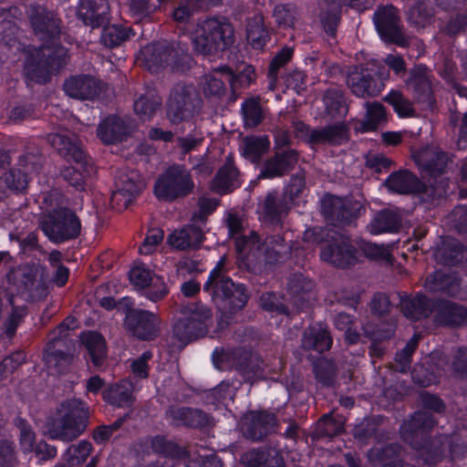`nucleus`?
Returning a JSON list of instances; mask_svg holds the SVG:
<instances>
[{"mask_svg": "<svg viewBox=\"0 0 467 467\" xmlns=\"http://www.w3.org/2000/svg\"><path fill=\"white\" fill-rule=\"evenodd\" d=\"M436 424L435 417L430 412L415 411L400 426L402 441L417 451L423 462L430 467L436 466L446 458V435H430Z\"/></svg>", "mask_w": 467, "mask_h": 467, "instance_id": "1", "label": "nucleus"}, {"mask_svg": "<svg viewBox=\"0 0 467 467\" xmlns=\"http://www.w3.org/2000/svg\"><path fill=\"white\" fill-rule=\"evenodd\" d=\"M89 424V407L80 399L60 402L55 415L48 417L46 433L51 440L70 442L81 436Z\"/></svg>", "mask_w": 467, "mask_h": 467, "instance_id": "2", "label": "nucleus"}, {"mask_svg": "<svg viewBox=\"0 0 467 467\" xmlns=\"http://www.w3.org/2000/svg\"><path fill=\"white\" fill-rule=\"evenodd\" d=\"M203 291L211 297L223 316L231 317L242 310L247 304L249 295L244 284H235L222 272V265H216L209 273L203 285Z\"/></svg>", "mask_w": 467, "mask_h": 467, "instance_id": "3", "label": "nucleus"}, {"mask_svg": "<svg viewBox=\"0 0 467 467\" xmlns=\"http://www.w3.org/2000/svg\"><path fill=\"white\" fill-rule=\"evenodd\" d=\"M212 360L217 369H234L244 382L254 384L264 379L265 362L263 358L244 347L231 349L215 348Z\"/></svg>", "mask_w": 467, "mask_h": 467, "instance_id": "4", "label": "nucleus"}, {"mask_svg": "<svg viewBox=\"0 0 467 467\" xmlns=\"http://www.w3.org/2000/svg\"><path fill=\"white\" fill-rule=\"evenodd\" d=\"M197 35L192 39L197 56H216L234 43L233 25L225 17H210L198 25Z\"/></svg>", "mask_w": 467, "mask_h": 467, "instance_id": "5", "label": "nucleus"}, {"mask_svg": "<svg viewBox=\"0 0 467 467\" xmlns=\"http://www.w3.org/2000/svg\"><path fill=\"white\" fill-rule=\"evenodd\" d=\"M50 141L61 157L76 164L61 169V177L76 190L83 191L86 185L85 178L89 174L91 168L85 151L67 136L55 134L50 138Z\"/></svg>", "mask_w": 467, "mask_h": 467, "instance_id": "6", "label": "nucleus"}, {"mask_svg": "<svg viewBox=\"0 0 467 467\" xmlns=\"http://www.w3.org/2000/svg\"><path fill=\"white\" fill-rule=\"evenodd\" d=\"M40 227L52 244H62L77 239L80 235L82 224L72 209L56 207L44 215Z\"/></svg>", "mask_w": 467, "mask_h": 467, "instance_id": "7", "label": "nucleus"}, {"mask_svg": "<svg viewBox=\"0 0 467 467\" xmlns=\"http://www.w3.org/2000/svg\"><path fill=\"white\" fill-rule=\"evenodd\" d=\"M194 188L190 172L183 165L169 166L156 180L153 193L159 201L174 202L186 197Z\"/></svg>", "mask_w": 467, "mask_h": 467, "instance_id": "8", "label": "nucleus"}, {"mask_svg": "<svg viewBox=\"0 0 467 467\" xmlns=\"http://www.w3.org/2000/svg\"><path fill=\"white\" fill-rule=\"evenodd\" d=\"M366 67H354L347 77L351 92L359 98L376 97L385 87L389 73L384 67H377L378 60H369Z\"/></svg>", "mask_w": 467, "mask_h": 467, "instance_id": "9", "label": "nucleus"}, {"mask_svg": "<svg viewBox=\"0 0 467 467\" xmlns=\"http://www.w3.org/2000/svg\"><path fill=\"white\" fill-rule=\"evenodd\" d=\"M188 308L189 315L178 319L172 327L173 337L184 345L203 337L212 318L211 309L201 303L192 304Z\"/></svg>", "mask_w": 467, "mask_h": 467, "instance_id": "10", "label": "nucleus"}, {"mask_svg": "<svg viewBox=\"0 0 467 467\" xmlns=\"http://www.w3.org/2000/svg\"><path fill=\"white\" fill-rule=\"evenodd\" d=\"M5 28L11 30V34L15 31V26L10 21L0 24V50L4 52L5 49L13 50V56L16 55V51H21L26 58H67L72 56L70 49L60 44L41 45L36 47L35 46H24L16 37L2 36Z\"/></svg>", "mask_w": 467, "mask_h": 467, "instance_id": "11", "label": "nucleus"}, {"mask_svg": "<svg viewBox=\"0 0 467 467\" xmlns=\"http://www.w3.org/2000/svg\"><path fill=\"white\" fill-rule=\"evenodd\" d=\"M124 328L140 341H152L160 334V317L150 310L130 306L125 312Z\"/></svg>", "mask_w": 467, "mask_h": 467, "instance_id": "12", "label": "nucleus"}, {"mask_svg": "<svg viewBox=\"0 0 467 467\" xmlns=\"http://www.w3.org/2000/svg\"><path fill=\"white\" fill-rule=\"evenodd\" d=\"M363 210L358 201L328 195L322 201V213L327 221L337 227L350 225Z\"/></svg>", "mask_w": 467, "mask_h": 467, "instance_id": "13", "label": "nucleus"}, {"mask_svg": "<svg viewBox=\"0 0 467 467\" xmlns=\"http://www.w3.org/2000/svg\"><path fill=\"white\" fill-rule=\"evenodd\" d=\"M358 250L349 237L338 235L329 240L321 249L320 258L337 268H348L358 261Z\"/></svg>", "mask_w": 467, "mask_h": 467, "instance_id": "14", "label": "nucleus"}, {"mask_svg": "<svg viewBox=\"0 0 467 467\" xmlns=\"http://www.w3.org/2000/svg\"><path fill=\"white\" fill-rule=\"evenodd\" d=\"M133 127L130 119L116 114L105 117L98 125L97 137L104 145L121 143L132 135Z\"/></svg>", "mask_w": 467, "mask_h": 467, "instance_id": "15", "label": "nucleus"}, {"mask_svg": "<svg viewBox=\"0 0 467 467\" xmlns=\"http://www.w3.org/2000/svg\"><path fill=\"white\" fill-rule=\"evenodd\" d=\"M166 416L174 428L202 430L213 425V417L209 413L192 407L171 406L166 410Z\"/></svg>", "mask_w": 467, "mask_h": 467, "instance_id": "16", "label": "nucleus"}, {"mask_svg": "<svg viewBox=\"0 0 467 467\" xmlns=\"http://www.w3.org/2000/svg\"><path fill=\"white\" fill-rule=\"evenodd\" d=\"M28 18L35 35L41 39H53L60 35V20L47 7L30 5Z\"/></svg>", "mask_w": 467, "mask_h": 467, "instance_id": "17", "label": "nucleus"}, {"mask_svg": "<svg viewBox=\"0 0 467 467\" xmlns=\"http://www.w3.org/2000/svg\"><path fill=\"white\" fill-rule=\"evenodd\" d=\"M377 30L387 42L400 47L408 45V40L398 25L397 9L392 6L379 8L374 16Z\"/></svg>", "mask_w": 467, "mask_h": 467, "instance_id": "18", "label": "nucleus"}, {"mask_svg": "<svg viewBox=\"0 0 467 467\" xmlns=\"http://www.w3.org/2000/svg\"><path fill=\"white\" fill-rule=\"evenodd\" d=\"M63 89L72 99L95 100L103 90V82L89 75L71 76L65 80Z\"/></svg>", "mask_w": 467, "mask_h": 467, "instance_id": "19", "label": "nucleus"}, {"mask_svg": "<svg viewBox=\"0 0 467 467\" xmlns=\"http://www.w3.org/2000/svg\"><path fill=\"white\" fill-rule=\"evenodd\" d=\"M350 140V130L343 121H337L321 128H314L309 135L308 145H327L330 147L342 146Z\"/></svg>", "mask_w": 467, "mask_h": 467, "instance_id": "20", "label": "nucleus"}, {"mask_svg": "<svg viewBox=\"0 0 467 467\" xmlns=\"http://www.w3.org/2000/svg\"><path fill=\"white\" fill-rule=\"evenodd\" d=\"M299 152L295 149L275 150L264 163L259 178L274 179L288 174L296 165Z\"/></svg>", "mask_w": 467, "mask_h": 467, "instance_id": "21", "label": "nucleus"}, {"mask_svg": "<svg viewBox=\"0 0 467 467\" xmlns=\"http://www.w3.org/2000/svg\"><path fill=\"white\" fill-rule=\"evenodd\" d=\"M67 66V60H25L24 74L27 86L45 85Z\"/></svg>", "mask_w": 467, "mask_h": 467, "instance_id": "22", "label": "nucleus"}, {"mask_svg": "<svg viewBox=\"0 0 467 467\" xmlns=\"http://www.w3.org/2000/svg\"><path fill=\"white\" fill-rule=\"evenodd\" d=\"M253 254L250 253L246 256V265L248 267H253V270H262L261 264L263 263L264 270H271L272 266L283 263L286 259V244L285 240L280 234L272 235L266 239V246L261 254V259L256 264L253 265Z\"/></svg>", "mask_w": 467, "mask_h": 467, "instance_id": "23", "label": "nucleus"}, {"mask_svg": "<svg viewBox=\"0 0 467 467\" xmlns=\"http://www.w3.org/2000/svg\"><path fill=\"white\" fill-rule=\"evenodd\" d=\"M390 192L398 194L427 193L429 187L414 172L401 169L391 172L385 181Z\"/></svg>", "mask_w": 467, "mask_h": 467, "instance_id": "24", "label": "nucleus"}, {"mask_svg": "<svg viewBox=\"0 0 467 467\" xmlns=\"http://www.w3.org/2000/svg\"><path fill=\"white\" fill-rule=\"evenodd\" d=\"M435 321L448 327L467 326V306L444 298L434 300Z\"/></svg>", "mask_w": 467, "mask_h": 467, "instance_id": "25", "label": "nucleus"}, {"mask_svg": "<svg viewBox=\"0 0 467 467\" xmlns=\"http://www.w3.org/2000/svg\"><path fill=\"white\" fill-rule=\"evenodd\" d=\"M277 422L274 412L265 410H252L248 416L244 433L248 439L261 441L275 431Z\"/></svg>", "mask_w": 467, "mask_h": 467, "instance_id": "26", "label": "nucleus"}, {"mask_svg": "<svg viewBox=\"0 0 467 467\" xmlns=\"http://www.w3.org/2000/svg\"><path fill=\"white\" fill-rule=\"evenodd\" d=\"M109 10L108 0H80L77 15L86 26L96 28L109 25Z\"/></svg>", "mask_w": 467, "mask_h": 467, "instance_id": "27", "label": "nucleus"}, {"mask_svg": "<svg viewBox=\"0 0 467 467\" xmlns=\"http://www.w3.org/2000/svg\"><path fill=\"white\" fill-rule=\"evenodd\" d=\"M143 58H182L188 57L187 43L182 40L160 39L153 41L140 49Z\"/></svg>", "mask_w": 467, "mask_h": 467, "instance_id": "28", "label": "nucleus"}, {"mask_svg": "<svg viewBox=\"0 0 467 467\" xmlns=\"http://www.w3.org/2000/svg\"><path fill=\"white\" fill-rule=\"evenodd\" d=\"M333 337L327 325L321 322L310 324L303 332L301 347L305 350H312L322 354L330 350Z\"/></svg>", "mask_w": 467, "mask_h": 467, "instance_id": "29", "label": "nucleus"}, {"mask_svg": "<svg viewBox=\"0 0 467 467\" xmlns=\"http://www.w3.org/2000/svg\"><path fill=\"white\" fill-rule=\"evenodd\" d=\"M434 300L421 292L416 295L406 293L400 295V306L403 316L410 320H420L428 317L434 310Z\"/></svg>", "mask_w": 467, "mask_h": 467, "instance_id": "30", "label": "nucleus"}, {"mask_svg": "<svg viewBox=\"0 0 467 467\" xmlns=\"http://www.w3.org/2000/svg\"><path fill=\"white\" fill-rule=\"evenodd\" d=\"M115 186L112 200L121 202L124 208H128L142 192L144 183L137 173L130 172L119 175L115 181Z\"/></svg>", "mask_w": 467, "mask_h": 467, "instance_id": "31", "label": "nucleus"}, {"mask_svg": "<svg viewBox=\"0 0 467 467\" xmlns=\"http://www.w3.org/2000/svg\"><path fill=\"white\" fill-rule=\"evenodd\" d=\"M239 170L235 167L234 159L228 156L222 167L218 169L213 179V189L223 195L241 187Z\"/></svg>", "mask_w": 467, "mask_h": 467, "instance_id": "32", "label": "nucleus"}, {"mask_svg": "<svg viewBox=\"0 0 467 467\" xmlns=\"http://www.w3.org/2000/svg\"><path fill=\"white\" fill-rule=\"evenodd\" d=\"M418 168L431 177H439L447 172L448 164L451 161L449 154L441 150L414 156Z\"/></svg>", "mask_w": 467, "mask_h": 467, "instance_id": "33", "label": "nucleus"}, {"mask_svg": "<svg viewBox=\"0 0 467 467\" xmlns=\"http://www.w3.org/2000/svg\"><path fill=\"white\" fill-rule=\"evenodd\" d=\"M80 339L88 353V362L95 368L103 366L108 353L107 342L103 335L95 330H88L81 334Z\"/></svg>", "mask_w": 467, "mask_h": 467, "instance_id": "34", "label": "nucleus"}, {"mask_svg": "<svg viewBox=\"0 0 467 467\" xmlns=\"http://www.w3.org/2000/svg\"><path fill=\"white\" fill-rule=\"evenodd\" d=\"M409 83L412 87L413 96L418 103L432 104L435 102L432 83L425 66L420 65L411 70Z\"/></svg>", "mask_w": 467, "mask_h": 467, "instance_id": "35", "label": "nucleus"}, {"mask_svg": "<svg viewBox=\"0 0 467 467\" xmlns=\"http://www.w3.org/2000/svg\"><path fill=\"white\" fill-rule=\"evenodd\" d=\"M204 240L202 230L193 224L186 225L180 230L173 231L168 237L171 246L178 250L198 248Z\"/></svg>", "mask_w": 467, "mask_h": 467, "instance_id": "36", "label": "nucleus"}, {"mask_svg": "<svg viewBox=\"0 0 467 467\" xmlns=\"http://www.w3.org/2000/svg\"><path fill=\"white\" fill-rule=\"evenodd\" d=\"M291 208L285 198L279 195L277 192H269L263 205L264 218L271 224L278 225L288 214Z\"/></svg>", "mask_w": 467, "mask_h": 467, "instance_id": "37", "label": "nucleus"}, {"mask_svg": "<svg viewBox=\"0 0 467 467\" xmlns=\"http://www.w3.org/2000/svg\"><path fill=\"white\" fill-rule=\"evenodd\" d=\"M437 257L443 265L456 266L467 261V250L456 238H447L439 248Z\"/></svg>", "mask_w": 467, "mask_h": 467, "instance_id": "38", "label": "nucleus"}, {"mask_svg": "<svg viewBox=\"0 0 467 467\" xmlns=\"http://www.w3.org/2000/svg\"><path fill=\"white\" fill-rule=\"evenodd\" d=\"M150 447L155 454L164 458L180 460L189 456V452L184 447L164 435L157 434L150 437Z\"/></svg>", "mask_w": 467, "mask_h": 467, "instance_id": "39", "label": "nucleus"}, {"mask_svg": "<svg viewBox=\"0 0 467 467\" xmlns=\"http://www.w3.org/2000/svg\"><path fill=\"white\" fill-rule=\"evenodd\" d=\"M400 227V218L397 213L389 209L379 211L369 224L368 231L371 234L378 235L384 233H397Z\"/></svg>", "mask_w": 467, "mask_h": 467, "instance_id": "40", "label": "nucleus"}, {"mask_svg": "<svg viewBox=\"0 0 467 467\" xmlns=\"http://www.w3.org/2000/svg\"><path fill=\"white\" fill-rule=\"evenodd\" d=\"M191 105V93L185 87L171 90L168 101V111L172 116L173 121L183 120L190 111Z\"/></svg>", "mask_w": 467, "mask_h": 467, "instance_id": "41", "label": "nucleus"}, {"mask_svg": "<svg viewBox=\"0 0 467 467\" xmlns=\"http://www.w3.org/2000/svg\"><path fill=\"white\" fill-rule=\"evenodd\" d=\"M320 19L324 30L331 36L337 33L340 21L342 4L337 0H319Z\"/></svg>", "mask_w": 467, "mask_h": 467, "instance_id": "42", "label": "nucleus"}, {"mask_svg": "<svg viewBox=\"0 0 467 467\" xmlns=\"http://www.w3.org/2000/svg\"><path fill=\"white\" fill-rule=\"evenodd\" d=\"M407 16L410 25L423 28L433 21L435 9L430 1L418 0L410 6Z\"/></svg>", "mask_w": 467, "mask_h": 467, "instance_id": "43", "label": "nucleus"}, {"mask_svg": "<svg viewBox=\"0 0 467 467\" xmlns=\"http://www.w3.org/2000/svg\"><path fill=\"white\" fill-rule=\"evenodd\" d=\"M103 400L117 408H129L133 404L131 391L123 384H114L102 392Z\"/></svg>", "mask_w": 467, "mask_h": 467, "instance_id": "44", "label": "nucleus"}, {"mask_svg": "<svg viewBox=\"0 0 467 467\" xmlns=\"http://www.w3.org/2000/svg\"><path fill=\"white\" fill-rule=\"evenodd\" d=\"M367 111L361 122V131H375L379 126L387 120L385 107L379 102H367Z\"/></svg>", "mask_w": 467, "mask_h": 467, "instance_id": "45", "label": "nucleus"}, {"mask_svg": "<svg viewBox=\"0 0 467 467\" xmlns=\"http://www.w3.org/2000/svg\"><path fill=\"white\" fill-rule=\"evenodd\" d=\"M384 100L392 107L399 118L405 119L415 116V109L412 102L400 90L391 89L385 96Z\"/></svg>", "mask_w": 467, "mask_h": 467, "instance_id": "46", "label": "nucleus"}, {"mask_svg": "<svg viewBox=\"0 0 467 467\" xmlns=\"http://www.w3.org/2000/svg\"><path fill=\"white\" fill-rule=\"evenodd\" d=\"M161 105V99L156 95H140L135 99L133 109L141 120L150 119Z\"/></svg>", "mask_w": 467, "mask_h": 467, "instance_id": "47", "label": "nucleus"}, {"mask_svg": "<svg viewBox=\"0 0 467 467\" xmlns=\"http://www.w3.org/2000/svg\"><path fill=\"white\" fill-rule=\"evenodd\" d=\"M326 111L332 119H344L348 111L346 99L342 93L333 90L324 96Z\"/></svg>", "mask_w": 467, "mask_h": 467, "instance_id": "48", "label": "nucleus"}, {"mask_svg": "<svg viewBox=\"0 0 467 467\" xmlns=\"http://www.w3.org/2000/svg\"><path fill=\"white\" fill-rule=\"evenodd\" d=\"M255 467H286L283 456L272 449H258L251 452Z\"/></svg>", "mask_w": 467, "mask_h": 467, "instance_id": "49", "label": "nucleus"}, {"mask_svg": "<svg viewBox=\"0 0 467 467\" xmlns=\"http://www.w3.org/2000/svg\"><path fill=\"white\" fill-rule=\"evenodd\" d=\"M317 380L323 386L331 387L335 383L337 367L332 359L319 358L313 366Z\"/></svg>", "mask_w": 467, "mask_h": 467, "instance_id": "50", "label": "nucleus"}, {"mask_svg": "<svg viewBox=\"0 0 467 467\" xmlns=\"http://www.w3.org/2000/svg\"><path fill=\"white\" fill-rule=\"evenodd\" d=\"M270 141L266 136L246 137L244 140L243 155L246 159L256 161L269 149Z\"/></svg>", "mask_w": 467, "mask_h": 467, "instance_id": "51", "label": "nucleus"}, {"mask_svg": "<svg viewBox=\"0 0 467 467\" xmlns=\"http://www.w3.org/2000/svg\"><path fill=\"white\" fill-rule=\"evenodd\" d=\"M15 424L20 431L19 445L23 453L27 454L34 451L36 449V434L30 425V423L20 417L15 420Z\"/></svg>", "mask_w": 467, "mask_h": 467, "instance_id": "52", "label": "nucleus"}, {"mask_svg": "<svg viewBox=\"0 0 467 467\" xmlns=\"http://www.w3.org/2000/svg\"><path fill=\"white\" fill-rule=\"evenodd\" d=\"M220 71L228 75V80L234 88L236 87L247 88L255 79V70L251 65H244V68L238 73H234L227 66L222 67Z\"/></svg>", "mask_w": 467, "mask_h": 467, "instance_id": "53", "label": "nucleus"}, {"mask_svg": "<svg viewBox=\"0 0 467 467\" xmlns=\"http://www.w3.org/2000/svg\"><path fill=\"white\" fill-rule=\"evenodd\" d=\"M260 306L263 310L272 316H289L288 306L283 303L275 292L264 293L260 297Z\"/></svg>", "mask_w": 467, "mask_h": 467, "instance_id": "54", "label": "nucleus"}, {"mask_svg": "<svg viewBox=\"0 0 467 467\" xmlns=\"http://www.w3.org/2000/svg\"><path fill=\"white\" fill-rule=\"evenodd\" d=\"M3 181L5 186L13 192H23L28 184V174L16 168H11L3 176Z\"/></svg>", "mask_w": 467, "mask_h": 467, "instance_id": "55", "label": "nucleus"}, {"mask_svg": "<svg viewBox=\"0 0 467 467\" xmlns=\"http://www.w3.org/2000/svg\"><path fill=\"white\" fill-rule=\"evenodd\" d=\"M266 34L263 28V16L249 21L246 27V38L254 49H262L265 42Z\"/></svg>", "mask_w": 467, "mask_h": 467, "instance_id": "56", "label": "nucleus"}, {"mask_svg": "<svg viewBox=\"0 0 467 467\" xmlns=\"http://www.w3.org/2000/svg\"><path fill=\"white\" fill-rule=\"evenodd\" d=\"M93 450L92 444L86 441H80L78 444H71L66 451L65 459L73 464L84 462Z\"/></svg>", "mask_w": 467, "mask_h": 467, "instance_id": "57", "label": "nucleus"}, {"mask_svg": "<svg viewBox=\"0 0 467 467\" xmlns=\"http://www.w3.org/2000/svg\"><path fill=\"white\" fill-rule=\"evenodd\" d=\"M169 287L162 276L154 275L149 286L141 293L147 299L156 303L164 299L169 294Z\"/></svg>", "mask_w": 467, "mask_h": 467, "instance_id": "58", "label": "nucleus"}, {"mask_svg": "<svg viewBox=\"0 0 467 467\" xmlns=\"http://www.w3.org/2000/svg\"><path fill=\"white\" fill-rule=\"evenodd\" d=\"M287 286L292 295L300 296L311 292L315 283L302 273H294L288 279Z\"/></svg>", "mask_w": 467, "mask_h": 467, "instance_id": "59", "label": "nucleus"}, {"mask_svg": "<svg viewBox=\"0 0 467 467\" xmlns=\"http://www.w3.org/2000/svg\"><path fill=\"white\" fill-rule=\"evenodd\" d=\"M306 188L305 178L298 175H293L289 182L284 189L283 194H281L291 207L295 206L298 202V199L302 195Z\"/></svg>", "mask_w": 467, "mask_h": 467, "instance_id": "60", "label": "nucleus"}, {"mask_svg": "<svg viewBox=\"0 0 467 467\" xmlns=\"http://www.w3.org/2000/svg\"><path fill=\"white\" fill-rule=\"evenodd\" d=\"M242 113L247 125L255 127L262 122V109L257 99L251 98L242 103Z\"/></svg>", "mask_w": 467, "mask_h": 467, "instance_id": "61", "label": "nucleus"}, {"mask_svg": "<svg viewBox=\"0 0 467 467\" xmlns=\"http://www.w3.org/2000/svg\"><path fill=\"white\" fill-rule=\"evenodd\" d=\"M154 273L145 265H137L132 267L129 272V279L130 284L140 293L149 286L150 280L154 276Z\"/></svg>", "mask_w": 467, "mask_h": 467, "instance_id": "62", "label": "nucleus"}, {"mask_svg": "<svg viewBox=\"0 0 467 467\" xmlns=\"http://www.w3.org/2000/svg\"><path fill=\"white\" fill-rule=\"evenodd\" d=\"M419 345V337L414 335L405 345L403 348L396 353L395 361L400 366V371L406 372L410 369L412 356Z\"/></svg>", "mask_w": 467, "mask_h": 467, "instance_id": "63", "label": "nucleus"}, {"mask_svg": "<svg viewBox=\"0 0 467 467\" xmlns=\"http://www.w3.org/2000/svg\"><path fill=\"white\" fill-rule=\"evenodd\" d=\"M26 359V355L24 351L18 350L11 353L0 362V381L7 379L9 375L13 374Z\"/></svg>", "mask_w": 467, "mask_h": 467, "instance_id": "64", "label": "nucleus"}]
</instances>
